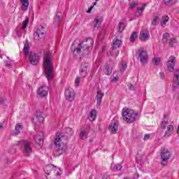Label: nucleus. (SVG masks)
Listing matches in <instances>:
<instances>
[{"mask_svg": "<svg viewBox=\"0 0 179 179\" xmlns=\"http://www.w3.org/2000/svg\"><path fill=\"white\" fill-rule=\"evenodd\" d=\"M52 52L47 50L43 53V66L45 75L48 80H52L54 73L52 72Z\"/></svg>", "mask_w": 179, "mask_h": 179, "instance_id": "obj_3", "label": "nucleus"}, {"mask_svg": "<svg viewBox=\"0 0 179 179\" xmlns=\"http://www.w3.org/2000/svg\"><path fill=\"white\" fill-rule=\"evenodd\" d=\"M136 176H137V178H139V173H136Z\"/></svg>", "mask_w": 179, "mask_h": 179, "instance_id": "obj_57", "label": "nucleus"}, {"mask_svg": "<svg viewBox=\"0 0 179 179\" xmlns=\"http://www.w3.org/2000/svg\"><path fill=\"white\" fill-rule=\"evenodd\" d=\"M87 136V132H86V130L81 131L80 133V138L81 139H86V137Z\"/></svg>", "mask_w": 179, "mask_h": 179, "instance_id": "obj_31", "label": "nucleus"}, {"mask_svg": "<svg viewBox=\"0 0 179 179\" xmlns=\"http://www.w3.org/2000/svg\"><path fill=\"white\" fill-rule=\"evenodd\" d=\"M0 103H3V101H0Z\"/></svg>", "mask_w": 179, "mask_h": 179, "instance_id": "obj_59", "label": "nucleus"}, {"mask_svg": "<svg viewBox=\"0 0 179 179\" xmlns=\"http://www.w3.org/2000/svg\"><path fill=\"white\" fill-rule=\"evenodd\" d=\"M136 6H138V1L132 2L130 4V8H131V9H134V8H136Z\"/></svg>", "mask_w": 179, "mask_h": 179, "instance_id": "obj_42", "label": "nucleus"}, {"mask_svg": "<svg viewBox=\"0 0 179 179\" xmlns=\"http://www.w3.org/2000/svg\"><path fill=\"white\" fill-rule=\"evenodd\" d=\"M138 38V34L134 31L130 36L131 43H134V41Z\"/></svg>", "mask_w": 179, "mask_h": 179, "instance_id": "obj_30", "label": "nucleus"}, {"mask_svg": "<svg viewBox=\"0 0 179 179\" xmlns=\"http://www.w3.org/2000/svg\"><path fill=\"white\" fill-rule=\"evenodd\" d=\"M159 75L161 76V79H164V73L161 72V73H159Z\"/></svg>", "mask_w": 179, "mask_h": 179, "instance_id": "obj_49", "label": "nucleus"}, {"mask_svg": "<svg viewBox=\"0 0 179 179\" xmlns=\"http://www.w3.org/2000/svg\"><path fill=\"white\" fill-rule=\"evenodd\" d=\"M106 179H107V178H106Z\"/></svg>", "mask_w": 179, "mask_h": 179, "instance_id": "obj_64", "label": "nucleus"}, {"mask_svg": "<svg viewBox=\"0 0 179 179\" xmlns=\"http://www.w3.org/2000/svg\"><path fill=\"white\" fill-rule=\"evenodd\" d=\"M127 63H125V62H122V70L121 72H124V71L127 69Z\"/></svg>", "mask_w": 179, "mask_h": 179, "instance_id": "obj_40", "label": "nucleus"}, {"mask_svg": "<svg viewBox=\"0 0 179 179\" xmlns=\"http://www.w3.org/2000/svg\"><path fill=\"white\" fill-rule=\"evenodd\" d=\"M18 145H20L24 156H30V154L31 153V146L30 145V141L27 140H22L19 141Z\"/></svg>", "mask_w": 179, "mask_h": 179, "instance_id": "obj_5", "label": "nucleus"}, {"mask_svg": "<svg viewBox=\"0 0 179 179\" xmlns=\"http://www.w3.org/2000/svg\"><path fill=\"white\" fill-rule=\"evenodd\" d=\"M169 124V120H164L162 123L161 128L166 129V126Z\"/></svg>", "mask_w": 179, "mask_h": 179, "instance_id": "obj_39", "label": "nucleus"}, {"mask_svg": "<svg viewBox=\"0 0 179 179\" xmlns=\"http://www.w3.org/2000/svg\"><path fill=\"white\" fill-rule=\"evenodd\" d=\"M179 86V69L173 71V89Z\"/></svg>", "mask_w": 179, "mask_h": 179, "instance_id": "obj_14", "label": "nucleus"}, {"mask_svg": "<svg viewBox=\"0 0 179 179\" xmlns=\"http://www.w3.org/2000/svg\"><path fill=\"white\" fill-rule=\"evenodd\" d=\"M52 171H54V169H53V171L52 170Z\"/></svg>", "mask_w": 179, "mask_h": 179, "instance_id": "obj_62", "label": "nucleus"}, {"mask_svg": "<svg viewBox=\"0 0 179 179\" xmlns=\"http://www.w3.org/2000/svg\"><path fill=\"white\" fill-rule=\"evenodd\" d=\"M94 27V29H99L100 27V24H101V20H100L99 17H95L94 22H93Z\"/></svg>", "mask_w": 179, "mask_h": 179, "instance_id": "obj_23", "label": "nucleus"}, {"mask_svg": "<svg viewBox=\"0 0 179 179\" xmlns=\"http://www.w3.org/2000/svg\"><path fill=\"white\" fill-rule=\"evenodd\" d=\"M49 90L48 87L45 85L41 86L38 90V94L41 97H45L48 94Z\"/></svg>", "mask_w": 179, "mask_h": 179, "instance_id": "obj_13", "label": "nucleus"}, {"mask_svg": "<svg viewBox=\"0 0 179 179\" xmlns=\"http://www.w3.org/2000/svg\"><path fill=\"white\" fill-rule=\"evenodd\" d=\"M117 49H110V55H112V57H118L120 55V51L116 50Z\"/></svg>", "mask_w": 179, "mask_h": 179, "instance_id": "obj_28", "label": "nucleus"}, {"mask_svg": "<svg viewBox=\"0 0 179 179\" xmlns=\"http://www.w3.org/2000/svg\"><path fill=\"white\" fill-rule=\"evenodd\" d=\"M125 29V24L124 22H120L118 26V31H124Z\"/></svg>", "mask_w": 179, "mask_h": 179, "instance_id": "obj_32", "label": "nucleus"}, {"mask_svg": "<svg viewBox=\"0 0 179 179\" xmlns=\"http://www.w3.org/2000/svg\"><path fill=\"white\" fill-rule=\"evenodd\" d=\"M29 61L31 65H38V62H40V56L36 52H30Z\"/></svg>", "mask_w": 179, "mask_h": 179, "instance_id": "obj_8", "label": "nucleus"}, {"mask_svg": "<svg viewBox=\"0 0 179 179\" xmlns=\"http://www.w3.org/2000/svg\"><path fill=\"white\" fill-rule=\"evenodd\" d=\"M56 19H57V20H60V17H59V15H56Z\"/></svg>", "mask_w": 179, "mask_h": 179, "instance_id": "obj_53", "label": "nucleus"}, {"mask_svg": "<svg viewBox=\"0 0 179 179\" xmlns=\"http://www.w3.org/2000/svg\"><path fill=\"white\" fill-rule=\"evenodd\" d=\"M103 97H104V93L101 92V90H98L96 92V104L97 106H100L101 104V100H103Z\"/></svg>", "mask_w": 179, "mask_h": 179, "instance_id": "obj_17", "label": "nucleus"}, {"mask_svg": "<svg viewBox=\"0 0 179 179\" xmlns=\"http://www.w3.org/2000/svg\"><path fill=\"white\" fill-rule=\"evenodd\" d=\"M109 131H110L111 134H117V131H118V123H110L109 126Z\"/></svg>", "mask_w": 179, "mask_h": 179, "instance_id": "obj_18", "label": "nucleus"}, {"mask_svg": "<svg viewBox=\"0 0 179 179\" xmlns=\"http://www.w3.org/2000/svg\"><path fill=\"white\" fill-rule=\"evenodd\" d=\"M159 62H160V57H154L152 59V64L154 65L159 66Z\"/></svg>", "mask_w": 179, "mask_h": 179, "instance_id": "obj_33", "label": "nucleus"}, {"mask_svg": "<svg viewBox=\"0 0 179 179\" xmlns=\"http://www.w3.org/2000/svg\"><path fill=\"white\" fill-rule=\"evenodd\" d=\"M93 44L94 41L92 38L84 40L78 45V48H76L73 50V54L74 57H78V55L86 57V55H89V52H90L92 48H93Z\"/></svg>", "mask_w": 179, "mask_h": 179, "instance_id": "obj_2", "label": "nucleus"}, {"mask_svg": "<svg viewBox=\"0 0 179 179\" xmlns=\"http://www.w3.org/2000/svg\"><path fill=\"white\" fill-rule=\"evenodd\" d=\"M87 68H89L88 64H85L81 66L80 73L81 76H83V78H86V76H87Z\"/></svg>", "mask_w": 179, "mask_h": 179, "instance_id": "obj_16", "label": "nucleus"}, {"mask_svg": "<svg viewBox=\"0 0 179 179\" xmlns=\"http://www.w3.org/2000/svg\"><path fill=\"white\" fill-rule=\"evenodd\" d=\"M171 1H173V0H165V2H164L165 5H169V3H170V2H171Z\"/></svg>", "mask_w": 179, "mask_h": 179, "instance_id": "obj_51", "label": "nucleus"}, {"mask_svg": "<svg viewBox=\"0 0 179 179\" xmlns=\"http://www.w3.org/2000/svg\"><path fill=\"white\" fill-rule=\"evenodd\" d=\"M174 43H176V40L175 38H172L169 40V45L171 48H173L174 46Z\"/></svg>", "mask_w": 179, "mask_h": 179, "instance_id": "obj_37", "label": "nucleus"}, {"mask_svg": "<svg viewBox=\"0 0 179 179\" xmlns=\"http://www.w3.org/2000/svg\"><path fill=\"white\" fill-rule=\"evenodd\" d=\"M20 129H23V126L17 124L15 125V135H19L20 134Z\"/></svg>", "mask_w": 179, "mask_h": 179, "instance_id": "obj_29", "label": "nucleus"}, {"mask_svg": "<svg viewBox=\"0 0 179 179\" xmlns=\"http://www.w3.org/2000/svg\"><path fill=\"white\" fill-rule=\"evenodd\" d=\"M111 70H110V65L108 64H106V71H105V73L106 75H111Z\"/></svg>", "mask_w": 179, "mask_h": 179, "instance_id": "obj_36", "label": "nucleus"}, {"mask_svg": "<svg viewBox=\"0 0 179 179\" xmlns=\"http://www.w3.org/2000/svg\"><path fill=\"white\" fill-rule=\"evenodd\" d=\"M27 24H29V18L25 19L24 21L22 22V30H24L26 27H27Z\"/></svg>", "mask_w": 179, "mask_h": 179, "instance_id": "obj_34", "label": "nucleus"}, {"mask_svg": "<svg viewBox=\"0 0 179 179\" xmlns=\"http://www.w3.org/2000/svg\"><path fill=\"white\" fill-rule=\"evenodd\" d=\"M45 36V28L42 25L39 26L36 31L34 34V38L36 41H40Z\"/></svg>", "mask_w": 179, "mask_h": 179, "instance_id": "obj_6", "label": "nucleus"}, {"mask_svg": "<svg viewBox=\"0 0 179 179\" xmlns=\"http://www.w3.org/2000/svg\"><path fill=\"white\" fill-rule=\"evenodd\" d=\"M48 176H50V173H47Z\"/></svg>", "mask_w": 179, "mask_h": 179, "instance_id": "obj_60", "label": "nucleus"}, {"mask_svg": "<svg viewBox=\"0 0 179 179\" xmlns=\"http://www.w3.org/2000/svg\"><path fill=\"white\" fill-rule=\"evenodd\" d=\"M36 120L39 124H41L44 121V116H43V113L41 111L36 112Z\"/></svg>", "mask_w": 179, "mask_h": 179, "instance_id": "obj_22", "label": "nucleus"}, {"mask_svg": "<svg viewBox=\"0 0 179 179\" xmlns=\"http://www.w3.org/2000/svg\"><path fill=\"white\" fill-rule=\"evenodd\" d=\"M121 169H122V166L120 165V164H117L115 166V169L117 171H120V170H121Z\"/></svg>", "mask_w": 179, "mask_h": 179, "instance_id": "obj_45", "label": "nucleus"}, {"mask_svg": "<svg viewBox=\"0 0 179 179\" xmlns=\"http://www.w3.org/2000/svg\"><path fill=\"white\" fill-rule=\"evenodd\" d=\"M30 50V45L29 43H26L24 46L23 51L24 52L25 57H27L29 55V51Z\"/></svg>", "mask_w": 179, "mask_h": 179, "instance_id": "obj_25", "label": "nucleus"}, {"mask_svg": "<svg viewBox=\"0 0 179 179\" xmlns=\"http://www.w3.org/2000/svg\"><path fill=\"white\" fill-rule=\"evenodd\" d=\"M137 115L138 114H136L132 110H129L125 108L122 109V117L124 121H126V122H128V123L135 122V121H136Z\"/></svg>", "mask_w": 179, "mask_h": 179, "instance_id": "obj_4", "label": "nucleus"}, {"mask_svg": "<svg viewBox=\"0 0 179 179\" xmlns=\"http://www.w3.org/2000/svg\"><path fill=\"white\" fill-rule=\"evenodd\" d=\"M169 117L166 115H164V120H167Z\"/></svg>", "mask_w": 179, "mask_h": 179, "instance_id": "obj_55", "label": "nucleus"}, {"mask_svg": "<svg viewBox=\"0 0 179 179\" xmlns=\"http://www.w3.org/2000/svg\"><path fill=\"white\" fill-rule=\"evenodd\" d=\"M93 6H91L89 8H88V10H87V13H92V9H93Z\"/></svg>", "mask_w": 179, "mask_h": 179, "instance_id": "obj_47", "label": "nucleus"}, {"mask_svg": "<svg viewBox=\"0 0 179 179\" xmlns=\"http://www.w3.org/2000/svg\"><path fill=\"white\" fill-rule=\"evenodd\" d=\"M96 5H97V1H94L93 3V4L92 5V6H93V8H94V6H96Z\"/></svg>", "mask_w": 179, "mask_h": 179, "instance_id": "obj_52", "label": "nucleus"}, {"mask_svg": "<svg viewBox=\"0 0 179 179\" xmlns=\"http://www.w3.org/2000/svg\"><path fill=\"white\" fill-rule=\"evenodd\" d=\"M96 117H97V114L96 112V109L91 110V111L90 112V117H89L90 121L93 122V121L96 120Z\"/></svg>", "mask_w": 179, "mask_h": 179, "instance_id": "obj_20", "label": "nucleus"}, {"mask_svg": "<svg viewBox=\"0 0 179 179\" xmlns=\"http://www.w3.org/2000/svg\"><path fill=\"white\" fill-rule=\"evenodd\" d=\"M55 166H54V165L50 164L46 166V170H51V169H55Z\"/></svg>", "mask_w": 179, "mask_h": 179, "instance_id": "obj_44", "label": "nucleus"}, {"mask_svg": "<svg viewBox=\"0 0 179 179\" xmlns=\"http://www.w3.org/2000/svg\"><path fill=\"white\" fill-rule=\"evenodd\" d=\"M127 86L129 90H135V87H134L132 84L129 83L127 85Z\"/></svg>", "mask_w": 179, "mask_h": 179, "instance_id": "obj_43", "label": "nucleus"}, {"mask_svg": "<svg viewBox=\"0 0 179 179\" xmlns=\"http://www.w3.org/2000/svg\"><path fill=\"white\" fill-rule=\"evenodd\" d=\"M42 135H43V133H38L35 136H34V141H35L36 143H38V145H39V146H41V145H43L44 142V140H43Z\"/></svg>", "mask_w": 179, "mask_h": 179, "instance_id": "obj_15", "label": "nucleus"}, {"mask_svg": "<svg viewBox=\"0 0 179 179\" xmlns=\"http://www.w3.org/2000/svg\"><path fill=\"white\" fill-rule=\"evenodd\" d=\"M73 135V129L71 127H66L64 132L57 133L55 138V149L53 150V155L55 157L64 155L66 152V141Z\"/></svg>", "mask_w": 179, "mask_h": 179, "instance_id": "obj_1", "label": "nucleus"}, {"mask_svg": "<svg viewBox=\"0 0 179 179\" xmlns=\"http://www.w3.org/2000/svg\"><path fill=\"white\" fill-rule=\"evenodd\" d=\"M169 38H170V34H169V33L164 34L163 38H162L163 44H167V42L169 41Z\"/></svg>", "mask_w": 179, "mask_h": 179, "instance_id": "obj_27", "label": "nucleus"}, {"mask_svg": "<svg viewBox=\"0 0 179 179\" xmlns=\"http://www.w3.org/2000/svg\"><path fill=\"white\" fill-rule=\"evenodd\" d=\"M97 1H99V0H96V2H97Z\"/></svg>", "mask_w": 179, "mask_h": 179, "instance_id": "obj_61", "label": "nucleus"}, {"mask_svg": "<svg viewBox=\"0 0 179 179\" xmlns=\"http://www.w3.org/2000/svg\"><path fill=\"white\" fill-rule=\"evenodd\" d=\"M12 64L10 63V62H6V66L7 67H10L11 66Z\"/></svg>", "mask_w": 179, "mask_h": 179, "instance_id": "obj_48", "label": "nucleus"}, {"mask_svg": "<svg viewBox=\"0 0 179 179\" xmlns=\"http://www.w3.org/2000/svg\"><path fill=\"white\" fill-rule=\"evenodd\" d=\"M174 131V127L173 125H169L167 128V131L165 132L164 136H170L173 131Z\"/></svg>", "mask_w": 179, "mask_h": 179, "instance_id": "obj_24", "label": "nucleus"}, {"mask_svg": "<svg viewBox=\"0 0 179 179\" xmlns=\"http://www.w3.org/2000/svg\"><path fill=\"white\" fill-rule=\"evenodd\" d=\"M121 44H122V41H121L120 39H116L113 43L112 48H113V49L120 48V47L121 46Z\"/></svg>", "mask_w": 179, "mask_h": 179, "instance_id": "obj_21", "label": "nucleus"}, {"mask_svg": "<svg viewBox=\"0 0 179 179\" xmlns=\"http://www.w3.org/2000/svg\"><path fill=\"white\" fill-rule=\"evenodd\" d=\"M118 81V77H114L112 80V82H117Z\"/></svg>", "mask_w": 179, "mask_h": 179, "instance_id": "obj_50", "label": "nucleus"}, {"mask_svg": "<svg viewBox=\"0 0 179 179\" xmlns=\"http://www.w3.org/2000/svg\"><path fill=\"white\" fill-rule=\"evenodd\" d=\"M106 179H107V178H106Z\"/></svg>", "mask_w": 179, "mask_h": 179, "instance_id": "obj_63", "label": "nucleus"}, {"mask_svg": "<svg viewBox=\"0 0 179 179\" xmlns=\"http://www.w3.org/2000/svg\"><path fill=\"white\" fill-rule=\"evenodd\" d=\"M169 19L170 17L167 15L162 17V20L161 21L162 27H166V22H169Z\"/></svg>", "mask_w": 179, "mask_h": 179, "instance_id": "obj_26", "label": "nucleus"}, {"mask_svg": "<svg viewBox=\"0 0 179 179\" xmlns=\"http://www.w3.org/2000/svg\"><path fill=\"white\" fill-rule=\"evenodd\" d=\"M150 37V34H149V30L143 29L140 32L139 38L141 41H148L149 38Z\"/></svg>", "mask_w": 179, "mask_h": 179, "instance_id": "obj_12", "label": "nucleus"}, {"mask_svg": "<svg viewBox=\"0 0 179 179\" xmlns=\"http://www.w3.org/2000/svg\"><path fill=\"white\" fill-rule=\"evenodd\" d=\"M143 6H144V9L146 7V4H143Z\"/></svg>", "mask_w": 179, "mask_h": 179, "instance_id": "obj_58", "label": "nucleus"}, {"mask_svg": "<svg viewBox=\"0 0 179 179\" xmlns=\"http://www.w3.org/2000/svg\"><path fill=\"white\" fill-rule=\"evenodd\" d=\"M0 128H3V123H0Z\"/></svg>", "mask_w": 179, "mask_h": 179, "instance_id": "obj_54", "label": "nucleus"}, {"mask_svg": "<svg viewBox=\"0 0 179 179\" xmlns=\"http://www.w3.org/2000/svg\"><path fill=\"white\" fill-rule=\"evenodd\" d=\"M149 138H150V134H147L144 136V141H148V139H149Z\"/></svg>", "mask_w": 179, "mask_h": 179, "instance_id": "obj_46", "label": "nucleus"}, {"mask_svg": "<svg viewBox=\"0 0 179 179\" xmlns=\"http://www.w3.org/2000/svg\"><path fill=\"white\" fill-rule=\"evenodd\" d=\"M80 83V78L76 77V80H75V86H76V87H78V86H79Z\"/></svg>", "mask_w": 179, "mask_h": 179, "instance_id": "obj_41", "label": "nucleus"}, {"mask_svg": "<svg viewBox=\"0 0 179 179\" xmlns=\"http://www.w3.org/2000/svg\"><path fill=\"white\" fill-rule=\"evenodd\" d=\"M49 147L50 149H52V144L50 145Z\"/></svg>", "mask_w": 179, "mask_h": 179, "instance_id": "obj_56", "label": "nucleus"}, {"mask_svg": "<svg viewBox=\"0 0 179 179\" xmlns=\"http://www.w3.org/2000/svg\"><path fill=\"white\" fill-rule=\"evenodd\" d=\"M145 10V6H142V7H138L137 8V13L139 15V16H141V15H142V12Z\"/></svg>", "mask_w": 179, "mask_h": 179, "instance_id": "obj_38", "label": "nucleus"}, {"mask_svg": "<svg viewBox=\"0 0 179 179\" xmlns=\"http://www.w3.org/2000/svg\"><path fill=\"white\" fill-rule=\"evenodd\" d=\"M158 22H159V16L155 17V18L153 19V20L152 22V26H157V24H159Z\"/></svg>", "mask_w": 179, "mask_h": 179, "instance_id": "obj_35", "label": "nucleus"}, {"mask_svg": "<svg viewBox=\"0 0 179 179\" xmlns=\"http://www.w3.org/2000/svg\"><path fill=\"white\" fill-rule=\"evenodd\" d=\"M22 4L21 9L23 11L27 10L29 9V0H20Z\"/></svg>", "mask_w": 179, "mask_h": 179, "instance_id": "obj_19", "label": "nucleus"}, {"mask_svg": "<svg viewBox=\"0 0 179 179\" xmlns=\"http://www.w3.org/2000/svg\"><path fill=\"white\" fill-rule=\"evenodd\" d=\"M175 65H176V57L172 55L169 57L168 60V64H166L168 71L169 72H173V71H174Z\"/></svg>", "mask_w": 179, "mask_h": 179, "instance_id": "obj_11", "label": "nucleus"}, {"mask_svg": "<svg viewBox=\"0 0 179 179\" xmlns=\"http://www.w3.org/2000/svg\"><path fill=\"white\" fill-rule=\"evenodd\" d=\"M65 96L68 101H73L75 99V91L72 88H68L65 91Z\"/></svg>", "mask_w": 179, "mask_h": 179, "instance_id": "obj_10", "label": "nucleus"}, {"mask_svg": "<svg viewBox=\"0 0 179 179\" xmlns=\"http://www.w3.org/2000/svg\"><path fill=\"white\" fill-rule=\"evenodd\" d=\"M138 53L141 62H142L143 64H148V59H149L148 52H146V50L139 49L138 50Z\"/></svg>", "mask_w": 179, "mask_h": 179, "instance_id": "obj_9", "label": "nucleus"}, {"mask_svg": "<svg viewBox=\"0 0 179 179\" xmlns=\"http://www.w3.org/2000/svg\"><path fill=\"white\" fill-rule=\"evenodd\" d=\"M171 157V154L170 153V151H169V150H166L165 148L162 149L161 150V159L162 160L161 164L162 166H167V160H169Z\"/></svg>", "mask_w": 179, "mask_h": 179, "instance_id": "obj_7", "label": "nucleus"}]
</instances>
